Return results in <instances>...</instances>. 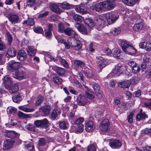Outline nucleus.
Wrapping results in <instances>:
<instances>
[{
	"label": "nucleus",
	"instance_id": "f257e3e1",
	"mask_svg": "<svg viewBox=\"0 0 151 151\" xmlns=\"http://www.w3.org/2000/svg\"><path fill=\"white\" fill-rule=\"evenodd\" d=\"M105 23L104 18L101 16L97 17L95 21L96 28L99 31L100 30L104 27Z\"/></svg>",
	"mask_w": 151,
	"mask_h": 151
},
{
	"label": "nucleus",
	"instance_id": "f03ea898",
	"mask_svg": "<svg viewBox=\"0 0 151 151\" xmlns=\"http://www.w3.org/2000/svg\"><path fill=\"white\" fill-rule=\"evenodd\" d=\"M70 46L73 47H74L75 49L76 50H78L81 48L82 45L81 42L78 40L72 38L70 41L69 42V44Z\"/></svg>",
	"mask_w": 151,
	"mask_h": 151
},
{
	"label": "nucleus",
	"instance_id": "7ed1b4c3",
	"mask_svg": "<svg viewBox=\"0 0 151 151\" xmlns=\"http://www.w3.org/2000/svg\"><path fill=\"white\" fill-rule=\"evenodd\" d=\"M105 17L109 24L114 23L118 18V17L113 12H109L106 13Z\"/></svg>",
	"mask_w": 151,
	"mask_h": 151
},
{
	"label": "nucleus",
	"instance_id": "20e7f679",
	"mask_svg": "<svg viewBox=\"0 0 151 151\" xmlns=\"http://www.w3.org/2000/svg\"><path fill=\"white\" fill-rule=\"evenodd\" d=\"M77 102L80 106H83L89 102V100L87 97L83 94H80L77 98Z\"/></svg>",
	"mask_w": 151,
	"mask_h": 151
},
{
	"label": "nucleus",
	"instance_id": "39448f33",
	"mask_svg": "<svg viewBox=\"0 0 151 151\" xmlns=\"http://www.w3.org/2000/svg\"><path fill=\"white\" fill-rule=\"evenodd\" d=\"M109 122L107 119H104L101 122L99 126L100 129L104 132H108L109 130Z\"/></svg>",
	"mask_w": 151,
	"mask_h": 151
},
{
	"label": "nucleus",
	"instance_id": "423d86ee",
	"mask_svg": "<svg viewBox=\"0 0 151 151\" xmlns=\"http://www.w3.org/2000/svg\"><path fill=\"white\" fill-rule=\"evenodd\" d=\"M7 17L9 20L12 24H16L19 22L18 16L14 13H10L8 15Z\"/></svg>",
	"mask_w": 151,
	"mask_h": 151
},
{
	"label": "nucleus",
	"instance_id": "0eeeda50",
	"mask_svg": "<svg viewBox=\"0 0 151 151\" xmlns=\"http://www.w3.org/2000/svg\"><path fill=\"white\" fill-rule=\"evenodd\" d=\"M13 77L15 78L20 80L26 78V75L25 72L21 70H17L13 74Z\"/></svg>",
	"mask_w": 151,
	"mask_h": 151
},
{
	"label": "nucleus",
	"instance_id": "6e6552de",
	"mask_svg": "<svg viewBox=\"0 0 151 151\" xmlns=\"http://www.w3.org/2000/svg\"><path fill=\"white\" fill-rule=\"evenodd\" d=\"M73 65L76 70L79 71V69L83 68L85 65V64L83 62L80 60H75L74 61Z\"/></svg>",
	"mask_w": 151,
	"mask_h": 151
},
{
	"label": "nucleus",
	"instance_id": "1a4fd4ad",
	"mask_svg": "<svg viewBox=\"0 0 151 151\" xmlns=\"http://www.w3.org/2000/svg\"><path fill=\"white\" fill-rule=\"evenodd\" d=\"M19 84L18 83H15L14 84L10 85L7 87V89L9 92L11 94H13L16 93L18 90L19 88Z\"/></svg>",
	"mask_w": 151,
	"mask_h": 151
},
{
	"label": "nucleus",
	"instance_id": "9d476101",
	"mask_svg": "<svg viewBox=\"0 0 151 151\" xmlns=\"http://www.w3.org/2000/svg\"><path fill=\"white\" fill-rule=\"evenodd\" d=\"M109 145L113 149H118L121 147L122 144L118 140H113L109 142Z\"/></svg>",
	"mask_w": 151,
	"mask_h": 151
},
{
	"label": "nucleus",
	"instance_id": "9b49d317",
	"mask_svg": "<svg viewBox=\"0 0 151 151\" xmlns=\"http://www.w3.org/2000/svg\"><path fill=\"white\" fill-rule=\"evenodd\" d=\"M52 68L60 76H64L65 73V69L59 67L52 66Z\"/></svg>",
	"mask_w": 151,
	"mask_h": 151
},
{
	"label": "nucleus",
	"instance_id": "f8f14e48",
	"mask_svg": "<svg viewBox=\"0 0 151 151\" xmlns=\"http://www.w3.org/2000/svg\"><path fill=\"white\" fill-rule=\"evenodd\" d=\"M21 64L18 62L12 61L10 63L9 68L12 71L17 70L21 66Z\"/></svg>",
	"mask_w": 151,
	"mask_h": 151
},
{
	"label": "nucleus",
	"instance_id": "ddd939ff",
	"mask_svg": "<svg viewBox=\"0 0 151 151\" xmlns=\"http://www.w3.org/2000/svg\"><path fill=\"white\" fill-rule=\"evenodd\" d=\"M104 8L109 10L112 9L115 6L114 2L113 1H110L108 0L103 2Z\"/></svg>",
	"mask_w": 151,
	"mask_h": 151
},
{
	"label": "nucleus",
	"instance_id": "4468645a",
	"mask_svg": "<svg viewBox=\"0 0 151 151\" xmlns=\"http://www.w3.org/2000/svg\"><path fill=\"white\" fill-rule=\"evenodd\" d=\"M27 54L24 50H20L18 52L17 58L20 61H23L27 58Z\"/></svg>",
	"mask_w": 151,
	"mask_h": 151
},
{
	"label": "nucleus",
	"instance_id": "2eb2a0df",
	"mask_svg": "<svg viewBox=\"0 0 151 151\" xmlns=\"http://www.w3.org/2000/svg\"><path fill=\"white\" fill-rule=\"evenodd\" d=\"M75 27L78 30L83 34H87V31L86 28L83 25L79 23H76Z\"/></svg>",
	"mask_w": 151,
	"mask_h": 151
},
{
	"label": "nucleus",
	"instance_id": "dca6fc26",
	"mask_svg": "<svg viewBox=\"0 0 151 151\" xmlns=\"http://www.w3.org/2000/svg\"><path fill=\"white\" fill-rule=\"evenodd\" d=\"M61 112L60 109H55L52 112L50 118L53 120L58 119V115L61 114Z\"/></svg>",
	"mask_w": 151,
	"mask_h": 151
},
{
	"label": "nucleus",
	"instance_id": "f3484780",
	"mask_svg": "<svg viewBox=\"0 0 151 151\" xmlns=\"http://www.w3.org/2000/svg\"><path fill=\"white\" fill-rule=\"evenodd\" d=\"M139 46L140 47L145 49L147 51L151 50V44L149 42H144L140 43Z\"/></svg>",
	"mask_w": 151,
	"mask_h": 151
},
{
	"label": "nucleus",
	"instance_id": "a211bd4d",
	"mask_svg": "<svg viewBox=\"0 0 151 151\" xmlns=\"http://www.w3.org/2000/svg\"><path fill=\"white\" fill-rule=\"evenodd\" d=\"M5 137L10 138H14L19 136L18 134L12 131H6L5 133Z\"/></svg>",
	"mask_w": 151,
	"mask_h": 151
},
{
	"label": "nucleus",
	"instance_id": "6ab92c4d",
	"mask_svg": "<svg viewBox=\"0 0 151 151\" xmlns=\"http://www.w3.org/2000/svg\"><path fill=\"white\" fill-rule=\"evenodd\" d=\"M83 72L87 78H92L94 76V73L93 72L88 68H84V70H83Z\"/></svg>",
	"mask_w": 151,
	"mask_h": 151
},
{
	"label": "nucleus",
	"instance_id": "aec40b11",
	"mask_svg": "<svg viewBox=\"0 0 151 151\" xmlns=\"http://www.w3.org/2000/svg\"><path fill=\"white\" fill-rule=\"evenodd\" d=\"M3 83L6 88L12 84V81L9 76H6L3 78Z\"/></svg>",
	"mask_w": 151,
	"mask_h": 151
},
{
	"label": "nucleus",
	"instance_id": "412c9836",
	"mask_svg": "<svg viewBox=\"0 0 151 151\" xmlns=\"http://www.w3.org/2000/svg\"><path fill=\"white\" fill-rule=\"evenodd\" d=\"M16 54V50L13 47L9 48L6 52V56L8 58L15 56Z\"/></svg>",
	"mask_w": 151,
	"mask_h": 151
},
{
	"label": "nucleus",
	"instance_id": "4be33fe9",
	"mask_svg": "<svg viewBox=\"0 0 151 151\" xmlns=\"http://www.w3.org/2000/svg\"><path fill=\"white\" fill-rule=\"evenodd\" d=\"M50 8L52 11L57 14H60L62 11V10L59 8L58 6L55 4H51Z\"/></svg>",
	"mask_w": 151,
	"mask_h": 151
},
{
	"label": "nucleus",
	"instance_id": "5701e85b",
	"mask_svg": "<svg viewBox=\"0 0 151 151\" xmlns=\"http://www.w3.org/2000/svg\"><path fill=\"white\" fill-rule=\"evenodd\" d=\"M142 110L140 111V113L138 114L136 116V120L137 121H139L140 120L145 119L147 118V116L145 112H142Z\"/></svg>",
	"mask_w": 151,
	"mask_h": 151
},
{
	"label": "nucleus",
	"instance_id": "b1692460",
	"mask_svg": "<svg viewBox=\"0 0 151 151\" xmlns=\"http://www.w3.org/2000/svg\"><path fill=\"white\" fill-rule=\"evenodd\" d=\"M23 98L22 95L20 93L14 95L12 97L13 101L15 103H19L20 102Z\"/></svg>",
	"mask_w": 151,
	"mask_h": 151
},
{
	"label": "nucleus",
	"instance_id": "393cba45",
	"mask_svg": "<svg viewBox=\"0 0 151 151\" xmlns=\"http://www.w3.org/2000/svg\"><path fill=\"white\" fill-rule=\"evenodd\" d=\"M64 33L67 35L74 37L76 35L75 32L72 29L68 27L65 29Z\"/></svg>",
	"mask_w": 151,
	"mask_h": 151
},
{
	"label": "nucleus",
	"instance_id": "a878e982",
	"mask_svg": "<svg viewBox=\"0 0 151 151\" xmlns=\"http://www.w3.org/2000/svg\"><path fill=\"white\" fill-rule=\"evenodd\" d=\"M93 123L91 121L88 122L86 125L85 129L86 131L88 132H92L93 130Z\"/></svg>",
	"mask_w": 151,
	"mask_h": 151
},
{
	"label": "nucleus",
	"instance_id": "bb28decb",
	"mask_svg": "<svg viewBox=\"0 0 151 151\" xmlns=\"http://www.w3.org/2000/svg\"><path fill=\"white\" fill-rule=\"evenodd\" d=\"M28 55L30 56H34L35 55L36 50L33 47L28 46L26 49Z\"/></svg>",
	"mask_w": 151,
	"mask_h": 151
},
{
	"label": "nucleus",
	"instance_id": "cd10ccee",
	"mask_svg": "<svg viewBox=\"0 0 151 151\" xmlns=\"http://www.w3.org/2000/svg\"><path fill=\"white\" fill-rule=\"evenodd\" d=\"M143 27V24L141 22L139 23L135 24L133 27V29L135 31L139 32L142 29Z\"/></svg>",
	"mask_w": 151,
	"mask_h": 151
},
{
	"label": "nucleus",
	"instance_id": "c85d7f7f",
	"mask_svg": "<svg viewBox=\"0 0 151 151\" xmlns=\"http://www.w3.org/2000/svg\"><path fill=\"white\" fill-rule=\"evenodd\" d=\"M124 52L126 54L132 55L136 53V50L133 47L129 45Z\"/></svg>",
	"mask_w": 151,
	"mask_h": 151
},
{
	"label": "nucleus",
	"instance_id": "c756f323",
	"mask_svg": "<svg viewBox=\"0 0 151 151\" xmlns=\"http://www.w3.org/2000/svg\"><path fill=\"white\" fill-rule=\"evenodd\" d=\"M99 66L100 67L101 70L106 66V61L102 57H99L98 59Z\"/></svg>",
	"mask_w": 151,
	"mask_h": 151
},
{
	"label": "nucleus",
	"instance_id": "7c9ffc66",
	"mask_svg": "<svg viewBox=\"0 0 151 151\" xmlns=\"http://www.w3.org/2000/svg\"><path fill=\"white\" fill-rule=\"evenodd\" d=\"M14 142L10 139L6 140L4 142V148L5 149H8L10 148L13 145Z\"/></svg>",
	"mask_w": 151,
	"mask_h": 151
},
{
	"label": "nucleus",
	"instance_id": "2f4dec72",
	"mask_svg": "<svg viewBox=\"0 0 151 151\" xmlns=\"http://www.w3.org/2000/svg\"><path fill=\"white\" fill-rule=\"evenodd\" d=\"M103 8H104L103 2L96 4L94 5L93 7V10L97 12L101 10Z\"/></svg>",
	"mask_w": 151,
	"mask_h": 151
},
{
	"label": "nucleus",
	"instance_id": "473e14b6",
	"mask_svg": "<svg viewBox=\"0 0 151 151\" xmlns=\"http://www.w3.org/2000/svg\"><path fill=\"white\" fill-rule=\"evenodd\" d=\"M52 79L55 83L58 84H61L63 81L61 78L55 74L52 76Z\"/></svg>",
	"mask_w": 151,
	"mask_h": 151
},
{
	"label": "nucleus",
	"instance_id": "72a5a7b5",
	"mask_svg": "<svg viewBox=\"0 0 151 151\" xmlns=\"http://www.w3.org/2000/svg\"><path fill=\"white\" fill-rule=\"evenodd\" d=\"M51 107L49 105H46L42 108V112L45 116H47L50 113Z\"/></svg>",
	"mask_w": 151,
	"mask_h": 151
},
{
	"label": "nucleus",
	"instance_id": "f704fd0d",
	"mask_svg": "<svg viewBox=\"0 0 151 151\" xmlns=\"http://www.w3.org/2000/svg\"><path fill=\"white\" fill-rule=\"evenodd\" d=\"M19 109L26 112H31L34 111V109L32 108H28L26 106L24 105L20 106L19 107Z\"/></svg>",
	"mask_w": 151,
	"mask_h": 151
},
{
	"label": "nucleus",
	"instance_id": "c9c22d12",
	"mask_svg": "<svg viewBox=\"0 0 151 151\" xmlns=\"http://www.w3.org/2000/svg\"><path fill=\"white\" fill-rule=\"evenodd\" d=\"M59 5L62 9H68L71 8V5L66 2H64L62 3H59Z\"/></svg>",
	"mask_w": 151,
	"mask_h": 151
},
{
	"label": "nucleus",
	"instance_id": "e433bc0d",
	"mask_svg": "<svg viewBox=\"0 0 151 151\" xmlns=\"http://www.w3.org/2000/svg\"><path fill=\"white\" fill-rule=\"evenodd\" d=\"M119 86L122 88H128L130 86L128 81H124L119 83Z\"/></svg>",
	"mask_w": 151,
	"mask_h": 151
},
{
	"label": "nucleus",
	"instance_id": "4c0bfd02",
	"mask_svg": "<svg viewBox=\"0 0 151 151\" xmlns=\"http://www.w3.org/2000/svg\"><path fill=\"white\" fill-rule=\"evenodd\" d=\"M84 23L89 27L91 28L94 26L93 21L91 18H88L86 19L84 21Z\"/></svg>",
	"mask_w": 151,
	"mask_h": 151
},
{
	"label": "nucleus",
	"instance_id": "58836bf2",
	"mask_svg": "<svg viewBox=\"0 0 151 151\" xmlns=\"http://www.w3.org/2000/svg\"><path fill=\"white\" fill-rule=\"evenodd\" d=\"M121 32V29L119 27L113 28L110 31V33L113 35H117Z\"/></svg>",
	"mask_w": 151,
	"mask_h": 151
},
{
	"label": "nucleus",
	"instance_id": "ea45409f",
	"mask_svg": "<svg viewBox=\"0 0 151 151\" xmlns=\"http://www.w3.org/2000/svg\"><path fill=\"white\" fill-rule=\"evenodd\" d=\"M129 45V44L126 40H123L121 42V46L124 52Z\"/></svg>",
	"mask_w": 151,
	"mask_h": 151
},
{
	"label": "nucleus",
	"instance_id": "a19ab883",
	"mask_svg": "<svg viewBox=\"0 0 151 151\" xmlns=\"http://www.w3.org/2000/svg\"><path fill=\"white\" fill-rule=\"evenodd\" d=\"M33 30L34 32L37 33L43 34L44 31L42 28L40 27H33Z\"/></svg>",
	"mask_w": 151,
	"mask_h": 151
},
{
	"label": "nucleus",
	"instance_id": "79ce46f5",
	"mask_svg": "<svg viewBox=\"0 0 151 151\" xmlns=\"http://www.w3.org/2000/svg\"><path fill=\"white\" fill-rule=\"evenodd\" d=\"M75 9L76 12H79L82 14H85L87 12L86 9H84L80 6H77L75 8Z\"/></svg>",
	"mask_w": 151,
	"mask_h": 151
},
{
	"label": "nucleus",
	"instance_id": "37998d69",
	"mask_svg": "<svg viewBox=\"0 0 151 151\" xmlns=\"http://www.w3.org/2000/svg\"><path fill=\"white\" fill-rule=\"evenodd\" d=\"M49 122L47 119L41 120V127L46 128L48 127Z\"/></svg>",
	"mask_w": 151,
	"mask_h": 151
},
{
	"label": "nucleus",
	"instance_id": "c03bdc74",
	"mask_svg": "<svg viewBox=\"0 0 151 151\" xmlns=\"http://www.w3.org/2000/svg\"><path fill=\"white\" fill-rule=\"evenodd\" d=\"M122 67V65L120 64H118L116 65L115 66L114 69L112 71V72L114 74H116L117 73L121 70V69ZM122 71V70H121Z\"/></svg>",
	"mask_w": 151,
	"mask_h": 151
},
{
	"label": "nucleus",
	"instance_id": "a18cd8bd",
	"mask_svg": "<svg viewBox=\"0 0 151 151\" xmlns=\"http://www.w3.org/2000/svg\"><path fill=\"white\" fill-rule=\"evenodd\" d=\"M35 22L32 18H29L27 21H24L23 24H26L30 26H32L34 24Z\"/></svg>",
	"mask_w": 151,
	"mask_h": 151
},
{
	"label": "nucleus",
	"instance_id": "49530a36",
	"mask_svg": "<svg viewBox=\"0 0 151 151\" xmlns=\"http://www.w3.org/2000/svg\"><path fill=\"white\" fill-rule=\"evenodd\" d=\"M97 146L95 144H91L88 146L87 148V151H96Z\"/></svg>",
	"mask_w": 151,
	"mask_h": 151
},
{
	"label": "nucleus",
	"instance_id": "de8ad7c7",
	"mask_svg": "<svg viewBox=\"0 0 151 151\" xmlns=\"http://www.w3.org/2000/svg\"><path fill=\"white\" fill-rule=\"evenodd\" d=\"M58 31L60 33H64L65 31L64 26L62 23H59L58 24Z\"/></svg>",
	"mask_w": 151,
	"mask_h": 151
},
{
	"label": "nucleus",
	"instance_id": "09e8293b",
	"mask_svg": "<svg viewBox=\"0 0 151 151\" xmlns=\"http://www.w3.org/2000/svg\"><path fill=\"white\" fill-rule=\"evenodd\" d=\"M113 51L114 57L116 58H118L120 55V51L116 48L114 49Z\"/></svg>",
	"mask_w": 151,
	"mask_h": 151
},
{
	"label": "nucleus",
	"instance_id": "8fccbe9b",
	"mask_svg": "<svg viewBox=\"0 0 151 151\" xmlns=\"http://www.w3.org/2000/svg\"><path fill=\"white\" fill-rule=\"evenodd\" d=\"M59 61L61 64H62L64 67L67 68L68 67V63L64 59L60 58L59 59Z\"/></svg>",
	"mask_w": 151,
	"mask_h": 151
},
{
	"label": "nucleus",
	"instance_id": "3c124183",
	"mask_svg": "<svg viewBox=\"0 0 151 151\" xmlns=\"http://www.w3.org/2000/svg\"><path fill=\"white\" fill-rule=\"evenodd\" d=\"M47 140L44 138H40L39 140L38 144L40 146H43L45 145L47 143Z\"/></svg>",
	"mask_w": 151,
	"mask_h": 151
},
{
	"label": "nucleus",
	"instance_id": "603ef678",
	"mask_svg": "<svg viewBox=\"0 0 151 151\" xmlns=\"http://www.w3.org/2000/svg\"><path fill=\"white\" fill-rule=\"evenodd\" d=\"M140 70V66L137 64L136 65V66H134L132 68V71L134 73H136L139 72Z\"/></svg>",
	"mask_w": 151,
	"mask_h": 151
},
{
	"label": "nucleus",
	"instance_id": "864d4df0",
	"mask_svg": "<svg viewBox=\"0 0 151 151\" xmlns=\"http://www.w3.org/2000/svg\"><path fill=\"white\" fill-rule=\"evenodd\" d=\"M73 18L77 22H81L83 20L82 17L78 14L74 15L73 16Z\"/></svg>",
	"mask_w": 151,
	"mask_h": 151
},
{
	"label": "nucleus",
	"instance_id": "5fc2aeb1",
	"mask_svg": "<svg viewBox=\"0 0 151 151\" xmlns=\"http://www.w3.org/2000/svg\"><path fill=\"white\" fill-rule=\"evenodd\" d=\"M59 127L61 129H65L67 128V124L65 121H61L59 123Z\"/></svg>",
	"mask_w": 151,
	"mask_h": 151
},
{
	"label": "nucleus",
	"instance_id": "6e6d98bb",
	"mask_svg": "<svg viewBox=\"0 0 151 151\" xmlns=\"http://www.w3.org/2000/svg\"><path fill=\"white\" fill-rule=\"evenodd\" d=\"M18 115L20 118L22 119L27 118L28 117V115L27 114H24L20 111L18 112Z\"/></svg>",
	"mask_w": 151,
	"mask_h": 151
},
{
	"label": "nucleus",
	"instance_id": "4d7b16f0",
	"mask_svg": "<svg viewBox=\"0 0 151 151\" xmlns=\"http://www.w3.org/2000/svg\"><path fill=\"white\" fill-rule=\"evenodd\" d=\"M37 100L36 101L35 105L38 106L42 103L43 100V97L41 96H39L37 98Z\"/></svg>",
	"mask_w": 151,
	"mask_h": 151
},
{
	"label": "nucleus",
	"instance_id": "13d9d810",
	"mask_svg": "<svg viewBox=\"0 0 151 151\" xmlns=\"http://www.w3.org/2000/svg\"><path fill=\"white\" fill-rule=\"evenodd\" d=\"M151 55L149 53H146L143 58V60L145 62H147L149 61L151 58Z\"/></svg>",
	"mask_w": 151,
	"mask_h": 151
},
{
	"label": "nucleus",
	"instance_id": "bf43d9fd",
	"mask_svg": "<svg viewBox=\"0 0 151 151\" xmlns=\"http://www.w3.org/2000/svg\"><path fill=\"white\" fill-rule=\"evenodd\" d=\"M35 3V0H28L27 3V5L30 7H32Z\"/></svg>",
	"mask_w": 151,
	"mask_h": 151
},
{
	"label": "nucleus",
	"instance_id": "052dcab7",
	"mask_svg": "<svg viewBox=\"0 0 151 151\" xmlns=\"http://www.w3.org/2000/svg\"><path fill=\"white\" fill-rule=\"evenodd\" d=\"M6 35L8 44L10 45L12 41V37L11 35L9 32L7 33Z\"/></svg>",
	"mask_w": 151,
	"mask_h": 151
},
{
	"label": "nucleus",
	"instance_id": "680f3d73",
	"mask_svg": "<svg viewBox=\"0 0 151 151\" xmlns=\"http://www.w3.org/2000/svg\"><path fill=\"white\" fill-rule=\"evenodd\" d=\"M139 80V78L138 76H136L135 77H132L131 80L132 83L133 84L136 83H137L138 81Z\"/></svg>",
	"mask_w": 151,
	"mask_h": 151
},
{
	"label": "nucleus",
	"instance_id": "e2e57ef3",
	"mask_svg": "<svg viewBox=\"0 0 151 151\" xmlns=\"http://www.w3.org/2000/svg\"><path fill=\"white\" fill-rule=\"evenodd\" d=\"M17 110V109L14 107H8L7 109V111L9 113L12 114L15 113Z\"/></svg>",
	"mask_w": 151,
	"mask_h": 151
},
{
	"label": "nucleus",
	"instance_id": "0e129e2a",
	"mask_svg": "<svg viewBox=\"0 0 151 151\" xmlns=\"http://www.w3.org/2000/svg\"><path fill=\"white\" fill-rule=\"evenodd\" d=\"M144 105L145 107L151 110V99H149L147 102L145 103Z\"/></svg>",
	"mask_w": 151,
	"mask_h": 151
},
{
	"label": "nucleus",
	"instance_id": "69168bd1",
	"mask_svg": "<svg viewBox=\"0 0 151 151\" xmlns=\"http://www.w3.org/2000/svg\"><path fill=\"white\" fill-rule=\"evenodd\" d=\"M26 147L28 151H31L33 150L34 148V146L32 143H30L29 144L26 145Z\"/></svg>",
	"mask_w": 151,
	"mask_h": 151
},
{
	"label": "nucleus",
	"instance_id": "338daca9",
	"mask_svg": "<svg viewBox=\"0 0 151 151\" xmlns=\"http://www.w3.org/2000/svg\"><path fill=\"white\" fill-rule=\"evenodd\" d=\"M84 119L83 117H79L75 122V123L76 124H81L83 121Z\"/></svg>",
	"mask_w": 151,
	"mask_h": 151
},
{
	"label": "nucleus",
	"instance_id": "774afa93",
	"mask_svg": "<svg viewBox=\"0 0 151 151\" xmlns=\"http://www.w3.org/2000/svg\"><path fill=\"white\" fill-rule=\"evenodd\" d=\"M6 48V46L2 41L0 42V51H4Z\"/></svg>",
	"mask_w": 151,
	"mask_h": 151
}]
</instances>
